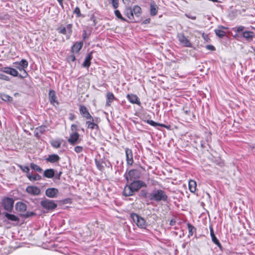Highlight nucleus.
Returning a JSON list of instances; mask_svg holds the SVG:
<instances>
[{
  "label": "nucleus",
  "mask_w": 255,
  "mask_h": 255,
  "mask_svg": "<svg viewBox=\"0 0 255 255\" xmlns=\"http://www.w3.org/2000/svg\"><path fill=\"white\" fill-rule=\"evenodd\" d=\"M86 124L88 126V128L91 129H94L95 128H98V125L94 122V119L93 117L92 119L89 120V121H86Z\"/></svg>",
  "instance_id": "nucleus-31"
},
{
  "label": "nucleus",
  "mask_w": 255,
  "mask_h": 255,
  "mask_svg": "<svg viewBox=\"0 0 255 255\" xmlns=\"http://www.w3.org/2000/svg\"><path fill=\"white\" fill-rule=\"evenodd\" d=\"M114 13H115L116 16L118 19H120L121 21H128V20L122 16L121 12L119 10H118V9L115 10L114 11Z\"/></svg>",
  "instance_id": "nucleus-38"
},
{
  "label": "nucleus",
  "mask_w": 255,
  "mask_h": 255,
  "mask_svg": "<svg viewBox=\"0 0 255 255\" xmlns=\"http://www.w3.org/2000/svg\"><path fill=\"white\" fill-rule=\"evenodd\" d=\"M62 174V172H59L56 176L55 178L57 180L60 179L61 175Z\"/></svg>",
  "instance_id": "nucleus-56"
},
{
  "label": "nucleus",
  "mask_w": 255,
  "mask_h": 255,
  "mask_svg": "<svg viewBox=\"0 0 255 255\" xmlns=\"http://www.w3.org/2000/svg\"><path fill=\"white\" fill-rule=\"evenodd\" d=\"M35 215V213L33 212H27L24 215V217L26 218L32 217Z\"/></svg>",
  "instance_id": "nucleus-49"
},
{
  "label": "nucleus",
  "mask_w": 255,
  "mask_h": 255,
  "mask_svg": "<svg viewBox=\"0 0 255 255\" xmlns=\"http://www.w3.org/2000/svg\"><path fill=\"white\" fill-rule=\"evenodd\" d=\"M6 78H7V76H5V78H4V79L7 80Z\"/></svg>",
  "instance_id": "nucleus-64"
},
{
  "label": "nucleus",
  "mask_w": 255,
  "mask_h": 255,
  "mask_svg": "<svg viewBox=\"0 0 255 255\" xmlns=\"http://www.w3.org/2000/svg\"><path fill=\"white\" fill-rule=\"evenodd\" d=\"M57 1L61 6H63V0H57Z\"/></svg>",
  "instance_id": "nucleus-58"
},
{
  "label": "nucleus",
  "mask_w": 255,
  "mask_h": 255,
  "mask_svg": "<svg viewBox=\"0 0 255 255\" xmlns=\"http://www.w3.org/2000/svg\"><path fill=\"white\" fill-rule=\"evenodd\" d=\"M162 201L165 203V205L164 206V209L163 210L165 211H168L169 210L168 204H169L170 200L168 197V196L165 192L160 190V201Z\"/></svg>",
  "instance_id": "nucleus-10"
},
{
  "label": "nucleus",
  "mask_w": 255,
  "mask_h": 255,
  "mask_svg": "<svg viewBox=\"0 0 255 255\" xmlns=\"http://www.w3.org/2000/svg\"><path fill=\"white\" fill-rule=\"evenodd\" d=\"M206 48L207 49L210 50L211 51H213V50H215L214 46L212 45H206Z\"/></svg>",
  "instance_id": "nucleus-53"
},
{
  "label": "nucleus",
  "mask_w": 255,
  "mask_h": 255,
  "mask_svg": "<svg viewBox=\"0 0 255 255\" xmlns=\"http://www.w3.org/2000/svg\"><path fill=\"white\" fill-rule=\"evenodd\" d=\"M110 3L112 4L113 7L116 9L119 6V1L118 0H109Z\"/></svg>",
  "instance_id": "nucleus-42"
},
{
  "label": "nucleus",
  "mask_w": 255,
  "mask_h": 255,
  "mask_svg": "<svg viewBox=\"0 0 255 255\" xmlns=\"http://www.w3.org/2000/svg\"><path fill=\"white\" fill-rule=\"evenodd\" d=\"M3 72L6 74H10L14 77H16V76L19 77V74H18L17 71L15 69L13 68L8 67H4L3 68Z\"/></svg>",
  "instance_id": "nucleus-19"
},
{
  "label": "nucleus",
  "mask_w": 255,
  "mask_h": 255,
  "mask_svg": "<svg viewBox=\"0 0 255 255\" xmlns=\"http://www.w3.org/2000/svg\"><path fill=\"white\" fill-rule=\"evenodd\" d=\"M125 153L126 156V161L128 165H132L133 163V154L131 149L126 148Z\"/></svg>",
  "instance_id": "nucleus-13"
},
{
  "label": "nucleus",
  "mask_w": 255,
  "mask_h": 255,
  "mask_svg": "<svg viewBox=\"0 0 255 255\" xmlns=\"http://www.w3.org/2000/svg\"><path fill=\"white\" fill-rule=\"evenodd\" d=\"M59 191L55 188H49L46 190L45 195L49 198H55L57 197Z\"/></svg>",
  "instance_id": "nucleus-15"
},
{
  "label": "nucleus",
  "mask_w": 255,
  "mask_h": 255,
  "mask_svg": "<svg viewBox=\"0 0 255 255\" xmlns=\"http://www.w3.org/2000/svg\"><path fill=\"white\" fill-rule=\"evenodd\" d=\"M150 12L151 15H155L157 12L158 7L154 1H152L150 5Z\"/></svg>",
  "instance_id": "nucleus-33"
},
{
  "label": "nucleus",
  "mask_w": 255,
  "mask_h": 255,
  "mask_svg": "<svg viewBox=\"0 0 255 255\" xmlns=\"http://www.w3.org/2000/svg\"><path fill=\"white\" fill-rule=\"evenodd\" d=\"M189 112L187 110L184 111V113L186 115H188L189 114Z\"/></svg>",
  "instance_id": "nucleus-60"
},
{
  "label": "nucleus",
  "mask_w": 255,
  "mask_h": 255,
  "mask_svg": "<svg viewBox=\"0 0 255 255\" xmlns=\"http://www.w3.org/2000/svg\"><path fill=\"white\" fill-rule=\"evenodd\" d=\"M28 65V61L24 59H21L20 61H16L13 63L14 67L21 72V74H19V77L24 78L28 76V73L25 70Z\"/></svg>",
  "instance_id": "nucleus-2"
},
{
  "label": "nucleus",
  "mask_w": 255,
  "mask_h": 255,
  "mask_svg": "<svg viewBox=\"0 0 255 255\" xmlns=\"http://www.w3.org/2000/svg\"><path fill=\"white\" fill-rule=\"evenodd\" d=\"M79 112L82 117L86 120H91L92 116L90 114L88 109L86 106L83 105L79 106Z\"/></svg>",
  "instance_id": "nucleus-9"
},
{
  "label": "nucleus",
  "mask_w": 255,
  "mask_h": 255,
  "mask_svg": "<svg viewBox=\"0 0 255 255\" xmlns=\"http://www.w3.org/2000/svg\"><path fill=\"white\" fill-rule=\"evenodd\" d=\"M141 9L140 6L135 5L132 8L129 6H126L124 11V14L128 18V22H136L141 14Z\"/></svg>",
  "instance_id": "nucleus-1"
},
{
  "label": "nucleus",
  "mask_w": 255,
  "mask_h": 255,
  "mask_svg": "<svg viewBox=\"0 0 255 255\" xmlns=\"http://www.w3.org/2000/svg\"><path fill=\"white\" fill-rule=\"evenodd\" d=\"M60 157L56 154H52L49 155L45 159L46 161L52 163L59 162L60 160Z\"/></svg>",
  "instance_id": "nucleus-20"
},
{
  "label": "nucleus",
  "mask_w": 255,
  "mask_h": 255,
  "mask_svg": "<svg viewBox=\"0 0 255 255\" xmlns=\"http://www.w3.org/2000/svg\"><path fill=\"white\" fill-rule=\"evenodd\" d=\"M67 59L68 61L73 62L75 60L76 58L74 55H71L68 57Z\"/></svg>",
  "instance_id": "nucleus-52"
},
{
  "label": "nucleus",
  "mask_w": 255,
  "mask_h": 255,
  "mask_svg": "<svg viewBox=\"0 0 255 255\" xmlns=\"http://www.w3.org/2000/svg\"><path fill=\"white\" fill-rule=\"evenodd\" d=\"M83 45L82 41L76 42L72 47L71 51L74 53H78L79 51L81 49Z\"/></svg>",
  "instance_id": "nucleus-24"
},
{
  "label": "nucleus",
  "mask_w": 255,
  "mask_h": 255,
  "mask_svg": "<svg viewBox=\"0 0 255 255\" xmlns=\"http://www.w3.org/2000/svg\"><path fill=\"white\" fill-rule=\"evenodd\" d=\"M245 29V27L244 26L240 25L237 27L233 28V30L234 31H236L237 32H243V31H244Z\"/></svg>",
  "instance_id": "nucleus-43"
},
{
  "label": "nucleus",
  "mask_w": 255,
  "mask_h": 255,
  "mask_svg": "<svg viewBox=\"0 0 255 255\" xmlns=\"http://www.w3.org/2000/svg\"><path fill=\"white\" fill-rule=\"evenodd\" d=\"M128 183L138 180L139 178V172L136 169H131L127 171L124 175Z\"/></svg>",
  "instance_id": "nucleus-4"
},
{
  "label": "nucleus",
  "mask_w": 255,
  "mask_h": 255,
  "mask_svg": "<svg viewBox=\"0 0 255 255\" xmlns=\"http://www.w3.org/2000/svg\"><path fill=\"white\" fill-rule=\"evenodd\" d=\"M14 200L12 198L6 197L2 202V205L4 210L11 211L13 209Z\"/></svg>",
  "instance_id": "nucleus-7"
},
{
  "label": "nucleus",
  "mask_w": 255,
  "mask_h": 255,
  "mask_svg": "<svg viewBox=\"0 0 255 255\" xmlns=\"http://www.w3.org/2000/svg\"><path fill=\"white\" fill-rule=\"evenodd\" d=\"M134 192L129 184L126 185L123 191V195L125 196H132Z\"/></svg>",
  "instance_id": "nucleus-22"
},
{
  "label": "nucleus",
  "mask_w": 255,
  "mask_h": 255,
  "mask_svg": "<svg viewBox=\"0 0 255 255\" xmlns=\"http://www.w3.org/2000/svg\"><path fill=\"white\" fill-rule=\"evenodd\" d=\"M26 192L31 195L36 196L40 194L39 188L34 186H28L26 188Z\"/></svg>",
  "instance_id": "nucleus-14"
},
{
  "label": "nucleus",
  "mask_w": 255,
  "mask_h": 255,
  "mask_svg": "<svg viewBox=\"0 0 255 255\" xmlns=\"http://www.w3.org/2000/svg\"><path fill=\"white\" fill-rule=\"evenodd\" d=\"M103 163H104V162L103 160L101 161V160H98L97 159L95 160L96 165L97 168L101 171H102L104 168V165H103V164H102Z\"/></svg>",
  "instance_id": "nucleus-39"
},
{
  "label": "nucleus",
  "mask_w": 255,
  "mask_h": 255,
  "mask_svg": "<svg viewBox=\"0 0 255 255\" xmlns=\"http://www.w3.org/2000/svg\"><path fill=\"white\" fill-rule=\"evenodd\" d=\"M115 99V96L113 93L108 92L106 95V106H110L112 102Z\"/></svg>",
  "instance_id": "nucleus-30"
},
{
  "label": "nucleus",
  "mask_w": 255,
  "mask_h": 255,
  "mask_svg": "<svg viewBox=\"0 0 255 255\" xmlns=\"http://www.w3.org/2000/svg\"><path fill=\"white\" fill-rule=\"evenodd\" d=\"M123 2L126 4V6H129V4L131 2H130V0H123Z\"/></svg>",
  "instance_id": "nucleus-55"
},
{
  "label": "nucleus",
  "mask_w": 255,
  "mask_h": 255,
  "mask_svg": "<svg viewBox=\"0 0 255 255\" xmlns=\"http://www.w3.org/2000/svg\"><path fill=\"white\" fill-rule=\"evenodd\" d=\"M188 229L189 231V236H191L193 234V232L196 230L195 228L190 224H187Z\"/></svg>",
  "instance_id": "nucleus-41"
},
{
  "label": "nucleus",
  "mask_w": 255,
  "mask_h": 255,
  "mask_svg": "<svg viewBox=\"0 0 255 255\" xmlns=\"http://www.w3.org/2000/svg\"><path fill=\"white\" fill-rule=\"evenodd\" d=\"M129 185L134 192L139 190L141 187H146L145 183L141 180H137L130 182Z\"/></svg>",
  "instance_id": "nucleus-8"
},
{
  "label": "nucleus",
  "mask_w": 255,
  "mask_h": 255,
  "mask_svg": "<svg viewBox=\"0 0 255 255\" xmlns=\"http://www.w3.org/2000/svg\"><path fill=\"white\" fill-rule=\"evenodd\" d=\"M185 16L187 18L191 19L192 20H195L196 18V16L191 15L190 14L185 13Z\"/></svg>",
  "instance_id": "nucleus-51"
},
{
  "label": "nucleus",
  "mask_w": 255,
  "mask_h": 255,
  "mask_svg": "<svg viewBox=\"0 0 255 255\" xmlns=\"http://www.w3.org/2000/svg\"><path fill=\"white\" fill-rule=\"evenodd\" d=\"M55 171L53 169H46L43 172V176L48 178H52L54 176Z\"/></svg>",
  "instance_id": "nucleus-29"
},
{
  "label": "nucleus",
  "mask_w": 255,
  "mask_h": 255,
  "mask_svg": "<svg viewBox=\"0 0 255 255\" xmlns=\"http://www.w3.org/2000/svg\"><path fill=\"white\" fill-rule=\"evenodd\" d=\"M146 198L152 201H159V190H155L148 193Z\"/></svg>",
  "instance_id": "nucleus-16"
},
{
  "label": "nucleus",
  "mask_w": 255,
  "mask_h": 255,
  "mask_svg": "<svg viewBox=\"0 0 255 255\" xmlns=\"http://www.w3.org/2000/svg\"><path fill=\"white\" fill-rule=\"evenodd\" d=\"M130 217L138 228L144 229L146 228L147 223L143 218L134 213H131Z\"/></svg>",
  "instance_id": "nucleus-3"
},
{
  "label": "nucleus",
  "mask_w": 255,
  "mask_h": 255,
  "mask_svg": "<svg viewBox=\"0 0 255 255\" xmlns=\"http://www.w3.org/2000/svg\"><path fill=\"white\" fill-rule=\"evenodd\" d=\"M71 130L73 132H77L78 126L75 124H72L71 126Z\"/></svg>",
  "instance_id": "nucleus-47"
},
{
  "label": "nucleus",
  "mask_w": 255,
  "mask_h": 255,
  "mask_svg": "<svg viewBox=\"0 0 255 255\" xmlns=\"http://www.w3.org/2000/svg\"><path fill=\"white\" fill-rule=\"evenodd\" d=\"M15 209L19 212H24L27 209L26 204L22 202H18L15 204Z\"/></svg>",
  "instance_id": "nucleus-27"
},
{
  "label": "nucleus",
  "mask_w": 255,
  "mask_h": 255,
  "mask_svg": "<svg viewBox=\"0 0 255 255\" xmlns=\"http://www.w3.org/2000/svg\"><path fill=\"white\" fill-rule=\"evenodd\" d=\"M175 223H176L175 220L172 219L170 220L169 224L171 226H173L175 225Z\"/></svg>",
  "instance_id": "nucleus-57"
},
{
  "label": "nucleus",
  "mask_w": 255,
  "mask_h": 255,
  "mask_svg": "<svg viewBox=\"0 0 255 255\" xmlns=\"http://www.w3.org/2000/svg\"><path fill=\"white\" fill-rule=\"evenodd\" d=\"M57 30L58 33L65 35L66 39H69L72 33V24H68L66 26L61 25L57 28Z\"/></svg>",
  "instance_id": "nucleus-5"
},
{
  "label": "nucleus",
  "mask_w": 255,
  "mask_h": 255,
  "mask_svg": "<svg viewBox=\"0 0 255 255\" xmlns=\"http://www.w3.org/2000/svg\"><path fill=\"white\" fill-rule=\"evenodd\" d=\"M135 0H132V1L131 2V3H133L135 2Z\"/></svg>",
  "instance_id": "nucleus-62"
},
{
  "label": "nucleus",
  "mask_w": 255,
  "mask_h": 255,
  "mask_svg": "<svg viewBox=\"0 0 255 255\" xmlns=\"http://www.w3.org/2000/svg\"><path fill=\"white\" fill-rule=\"evenodd\" d=\"M75 119V115L74 114H69V119L72 121Z\"/></svg>",
  "instance_id": "nucleus-54"
},
{
  "label": "nucleus",
  "mask_w": 255,
  "mask_h": 255,
  "mask_svg": "<svg viewBox=\"0 0 255 255\" xmlns=\"http://www.w3.org/2000/svg\"><path fill=\"white\" fill-rule=\"evenodd\" d=\"M19 167L23 172L26 173V175H28V173H30L29 168L27 166L20 165Z\"/></svg>",
  "instance_id": "nucleus-40"
},
{
  "label": "nucleus",
  "mask_w": 255,
  "mask_h": 255,
  "mask_svg": "<svg viewBox=\"0 0 255 255\" xmlns=\"http://www.w3.org/2000/svg\"><path fill=\"white\" fill-rule=\"evenodd\" d=\"M50 144L54 148H58L61 146V140L60 139L53 140L51 141Z\"/></svg>",
  "instance_id": "nucleus-35"
},
{
  "label": "nucleus",
  "mask_w": 255,
  "mask_h": 255,
  "mask_svg": "<svg viewBox=\"0 0 255 255\" xmlns=\"http://www.w3.org/2000/svg\"><path fill=\"white\" fill-rule=\"evenodd\" d=\"M149 22V19H147L145 20V21H144V23H147Z\"/></svg>",
  "instance_id": "nucleus-59"
},
{
  "label": "nucleus",
  "mask_w": 255,
  "mask_h": 255,
  "mask_svg": "<svg viewBox=\"0 0 255 255\" xmlns=\"http://www.w3.org/2000/svg\"><path fill=\"white\" fill-rule=\"evenodd\" d=\"M83 147L81 146H76L74 148V151L77 153H79L83 151Z\"/></svg>",
  "instance_id": "nucleus-45"
},
{
  "label": "nucleus",
  "mask_w": 255,
  "mask_h": 255,
  "mask_svg": "<svg viewBox=\"0 0 255 255\" xmlns=\"http://www.w3.org/2000/svg\"><path fill=\"white\" fill-rule=\"evenodd\" d=\"M30 166L32 170L39 173H41L43 171L42 169L39 166L34 163H31Z\"/></svg>",
  "instance_id": "nucleus-36"
},
{
  "label": "nucleus",
  "mask_w": 255,
  "mask_h": 255,
  "mask_svg": "<svg viewBox=\"0 0 255 255\" xmlns=\"http://www.w3.org/2000/svg\"><path fill=\"white\" fill-rule=\"evenodd\" d=\"M242 36L248 42H251L253 40L255 33L251 31L245 30L242 32Z\"/></svg>",
  "instance_id": "nucleus-18"
},
{
  "label": "nucleus",
  "mask_w": 255,
  "mask_h": 255,
  "mask_svg": "<svg viewBox=\"0 0 255 255\" xmlns=\"http://www.w3.org/2000/svg\"><path fill=\"white\" fill-rule=\"evenodd\" d=\"M147 123L151 126L153 127H158L159 126V124L154 122L152 120H148L147 121Z\"/></svg>",
  "instance_id": "nucleus-46"
},
{
  "label": "nucleus",
  "mask_w": 255,
  "mask_h": 255,
  "mask_svg": "<svg viewBox=\"0 0 255 255\" xmlns=\"http://www.w3.org/2000/svg\"><path fill=\"white\" fill-rule=\"evenodd\" d=\"M160 127H164L167 128L166 126H165L163 124H160Z\"/></svg>",
  "instance_id": "nucleus-61"
},
{
  "label": "nucleus",
  "mask_w": 255,
  "mask_h": 255,
  "mask_svg": "<svg viewBox=\"0 0 255 255\" xmlns=\"http://www.w3.org/2000/svg\"><path fill=\"white\" fill-rule=\"evenodd\" d=\"M196 182L193 180L189 181L188 187L190 191L192 193H195L196 191Z\"/></svg>",
  "instance_id": "nucleus-32"
},
{
  "label": "nucleus",
  "mask_w": 255,
  "mask_h": 255,
  "mask_svg": "<svg viewBox=\"0 0 255 255\" xmlns=\"http://www.w3.org/2000/svg\"><path fill=\"white\" fill-rule=\"evenodd\" d=\"M80 135L77 132H72L70 134L69 137L68 139V142L72 145L79 143Z\"/></svg>",
  "instance_id": "nucleus-11"
},
{
  "label": "nucleus",
  "mask_w": 255,
  "mask_h": 255,
  "mask_svg": "<svg viewBox=\"0 0 255 255\" xmlns=\"http://www.w3.org/2000/svg\"><path fill=\"white\" fill-rule=\"evenodd\" d=\"M26 177L29 180L32 182L40 180L42 179L41 175L38 174H33L32 172L28 173V175H26Z\"/></svg>",
  "instance_id": "nucleus-23"
},
{
  "label": "nucleus",
  "mask_w": 255,
  "mask_h": 255,
  "mask_svg": "<svg viewBox=\"0 0 255 255\" xmlns=\"http://www.w3.org/2000/svg\"><path fill=\"white\" fill-rule=\"evenodd\" d=\"M89 34H87L86 30H83L82 37L84 40H85L86 38H87L89 37Z\"/></svg>",
  "instance_id": "nucleus-50"
},
{
  "label": "nucleus",
  "mask_w": 255,
  "mask_h": 255,
  "mask_svg": "<svg viewBox=\"0 0 255 255\" xmlns=\"http://www.w3.org/2000/svg\"><path fill=\"white\" fill-rule=\"evenodd\" d=\"M92 52H90L87 54L86 58L82 64L83 66L85 68H89L91 65V60L92 59Z\"/></svg>",
  "instance_id": "nucleus-25"
},
{
  "label": "nucleus",
  "mask_w": 255,
  "mask_h": 255,
  "mask_svg": "<svg viewBox=\"0 0 255 255\" xmlns=\"http://www.w3.org/2000/svg\"><path fill=\"white\" fill-rule=\"evenodd\" d=\"M0 98L5 102H11L12 101V98L8 95L4 94H0Z\"/></svg>",
  "instance_id": "nucleus-37"
},
{
  "label": "nucleus",
  "mask_w": 255,
  "mask_h": 255,
  "mask_svg": "<svg viewBox=\"0 0 255 255\" xmlns=\"http://www.w3.org/2000/svg\"><path fill=\"white\" fill-rule=\"evenodd\" d=\"M128 100L132 104L139 105L140 102L137 96L134 94H128L127 96Z\"/></svg>",
  "instance_id": "nucleus-21"
},
{
  "label": "nucleus",
  "mask_w": 255,
  "mask_h": 255,
  "mask_svg": "<svg viewBox=\"0 0 255 255\" xmlns=\"http://www.w3.org/2000/svg\"><path fill=\"white\" fill-rule=\"evenodd\" d=\"M49 100L51 104L54 105V103H56L57 105L58 104V102L56 100L57 97L55 95V92L54 90H50L49 92Z\"/></svg>",
  "instance_id": "nucleus-26"
},
{
  "label": "nucleus",
  "mask_w": 255,
  "mask_h": 255,
  "mask_svg": "<svg viewBox=\"0 0 255 255\" xmlns=\"http://www.w3.org/2000/svg\"><path fill=\"white\" fill-rule=\"evenodd\" d=\"M178 39L180 44L186 47H191L192 44L190 41L183 34H179L177 36Z\"/></svg>",
  "instance_id": "nucleus-12"
},
{
  "label": "nucleus",
  "mask_w": 255,
  "mask_h": 255,
  "mask_svg": "<svg viewBox=\"0 0 255 255\" xmlns=\"http://www.w3.org/2000/svg\"><path fill=\"white\" fill-rule=\"evenodd\" d=\"M223 29H226V28L224 26L219 27L218 28L215 29L214 30L215 33L216 35L218 36L220 38H223L226 35V32L224 31Z\"/></svg>",
  "instance_id": "nucleus-28"
},
{
  "label": "nucleus",
  "mask_w": 255,
  "mask_h": 255,
  "mask_svg": "<svg viewBox=\"0 0 255 255\" xmlns=\"http://www.w3.org/2000/svg\"><path fill=\"white\" fill-rule=\"evenodd\" d=\"M210 233L212 242L217 245L220 249H222V245L219 241L217 239L214 234V230L212 226H210L209 227Z\"/></svg>",
  "instance_id": "nucleus-17"
},
{
  "label": "nucleus",
  "mask_w": 255,
  "mask_h": 255,
  "mask_svg": "<svg viewBox=\"0 0 255 255\" xmlns=\"http://www.w3.org/2000/svg\"><path fill=\"white\" fill-rule=\"evenodd\" d=\"M46 127L45 126H41L38 127L36 128V129L39 132H40L41 133H43L46 131Z\"/></svg>",
  "instance_id": "nucleus-44"
},
{
  "label": "nucleus",
  "mask_w": 255,
  "mask_h": 255,
  "mask_svg": "<svg viewBox=\"0 0 255 255\" xmlns=\"http://www.w3.org/2000/svg\"><path fill=\"white\" fill-rule=\"evenodd\" d=\"M4 216L9 220L11 221H18L19 219L18 217L13 214H11L8 213H4Z\"/></svg>",
  "instance_id": "nucleus-34"
},
{
  "label": "nucleus",
  "mask_w": 255,
  "mask_h": 255,
  "mask_svg": "<svg viewBox=\"0 0 255 255\" xmlns=\"http://www.w3.org/2000/svg\"><path fill=\"white\" fill-rule=\"evenodd\" d=\"M40 205L44 209L48 211L53 210L57 206L54 201L46 198L41 201Z\"/></svg>",
  "instance_id": "nucleus-6"
},
{
  "label": "nucleus",
  "mask_w": 255,
  "mask_h": 255,
  "mask_svg": "<svg viewBox=\"0 0 255 255\" xmlns=\"http://www.w3.org/2000/svg\"><path fill=\"white\" fill-rule=\"evenodd\" d=\"M74 13H76L78 17H80L81 16V11L80 9L78 7H76L74 10Z\"/></svg>",
  "instance_id": "nucleus-48"
},
{
  "label": "nucleus",
  "mask_w": 255,
  "mask_h": 255,
  "mask_svg": "<svg viewBox=\"0 0 255 255\" xmlns=\"http://www.w3.org/2000/svg\"><path fill=\"white\" fill-rule=\"evenodd\" d=\"M6 78H7V76H5V78H4V79L7 80Z\"/></svg>",
  "instance_id": "nucleus-63"
}]
</instances>
